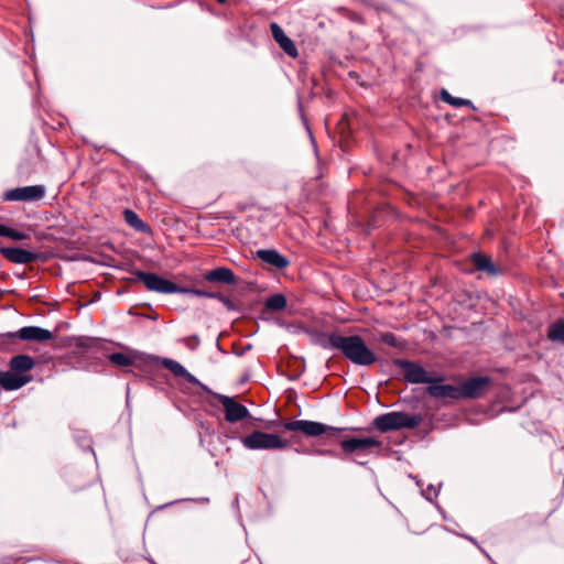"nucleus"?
<instances>
[{
  "mask_svg": "<svg viewBox=\"0 0 564 564\" xmlns=\"http://www.w3.org/2000/svg\"><path fill=\"white\" fill-rule=\"evenodd\" d=\"M204 279L208 282H218L229 285L236 284V275L234 271L226 267H218L204 274Z\"/></svg>",
  "mask_w": 564,
  "mask_h": 564,
  "instance_id": "a211bd4d",
  "label": "nucleus"
},
{
  "mask_svg": "<svg viewBox=\"0 0 564 564\" xmlns=\"http://www.w3.org/2000/svg\"><path fill=\"white\" fill-rule=\"evenodd\" d=\"M108 358L111 364L120 366V367H128L133 364V359L130 356L122 354V352H113V354L109 355Z\"/></svg>",
  "mask_w": 564,
  "mask_h": 564,
  "instance_id": "a878e982",
  "label": "nucleus"
},
{
  "mask_svg": "<svg viewBox=\"0 0 564 564\" xmlns=\"http://www.w3.org/2000/svg\"><path fill=\"white\" fill-rule=\"evenodd\" d=\"M134 275L138 281L142 282L149 291L162 293V294H174L180 293L181 286L174 282L164 279L156 273L144 272L137 270Z\"/></svg>",
  "mask_w": 564,
  "mask_h": 564,
  "instance_id": "6e6552de",
  "label": "nucleus"
},
{
  "mask_svg": "<svg viewBox=\"0 0 564 564\" xmlns=\"http://www.w3.org/2000/svg\"><path fill=\"white\" fill-rule=\"evenodd\" d=\"M256 257L262 262L279 270H283L290 264L289 259L275 249H259L256 251Z\"/></svg>",
  "mask_w": 564,
  "mask_h": 564,
  "instance_id": "2eb2a0df",
  "label": "nucleus"
},
{
  "mask_svg": "<svg viewBox=\"0 0 564 564\" xmlns=\"http://www.w3.org/2000/svg\"><path fill=\"white\" fill-rule=\"evenodd\" d=\"M240 442L249 451L282 449L289 446L288 440L262 431H253L249 435L241 437Z\"/></svg>",
  "mask_w": 564,
  "mask_h": 564,
  "instance_id": "39448f33",
  "label": "nucleus"
},
{
  "mask_svg": "<svg viewBox=\"0 0 564 564\" xmlns=\"http://www.w3.org/2000/svg\"><path fill=\"white\" fill-rule=\"evenodd\" d=\"M441 99L444 102H446V104H448V105H451L453 107H456V108H459V107H463V106L473 107V102L469 99L454 97L446 89H443L441 91Z\"/></svg>",
  "mask_w": 564,
  "mask_h": 564,
  "instance_id": "5701e85b",
  "label": "nucleus"
},
{
  "mask_svg": "<svg viewBox=\"0 0 564 564\" xmlns=\"http://www.w3.org/2000/svg\"><path fill=\"white\" fill-rule=\"evenodd\" d=\"M45 195L43 185L17 187L4 193L3 198L10 202H37Z\"/></svg>",
  "mask_w": 564,
  "mask_h": 564,
  "instance_id": "f8f14e48",
  "label": "nucleus"
},
{
  "mask_svg": "<svg viewBox=\"0 0 564 564\" xmlns=\"http://www.w3.org/2000/svg\"><path fill=\"white\" fill-rule=\"evenodd\" d=\"M443 377L435 375V380L426 388V393L437 400H460L459 386L444 384Z\"/></svg>",
  "mask_w": 564,
  "mask_h": 564,
  "instance_id": "9d476101",
  "label": "nucleus"
},
{
  "mask_svg": "<svg viewBox=\"0 0 564 564\" xmlns=\"http://www.w3.org/2000/svg\"><path fill=\"white\" fill-rule=\"evenodd\" d=\"M341 334L335 332H315L312 334V341L326 350H337Z\"/></svg>",
  "mask_w": 564,
  "mask_h": 564,
  "instance_id": "dca6fc26",
  "label": "nucleus"
},
{
  "mask_svg": "<svg viewBox=\"0 0 564 564\" xmlns=\"http://www.w3.org/2000/svg\"><path fill=\"white\" fill-rule=\"evenodd\" d=\"M336 351L356 366L369 367L378 360L376 352L357 334L347 336L341 334Z\"/></svg>",
  "mask_w": 564,
  "mask_h": 564,
  "instance_id": "f03ea898",
  "label": "nucleus"
},
{
  "mask_svg": "<svg viewBox=\"0 0 564 564\" xmlns=\"http://www.w3.org/2000/svg\"><path fill=\"white\" fill-rule=\"evenodd\" d=\"M429 489L433 490L434 495L436 496V491L434 490L433 486H430Z\"/></svg>",
  "mask_w": 564,
  "mask_h": 564,
  "instance_id": "2f4dec72",
  "label": "nucleus"
},
{
  "mask_svg": "<svg viewBox=\"0 0 564 564\" xmlns=\"http://www.w3.org/2000/svg\"><path fill=\"white\" fill-rule=\"evenodd\" d=\"M490 383L488 377H474L459 384L462 399H478L482 397Z\"/></svg>",
  "mask_w": 564,
  "mask_h": 564,
  "instance_id": "ddd939ff",
  "label": "nucleus"
},
{
  "mask_svg": "<svg viewBox=\"0 0 564 564\" xmlns=\"http://www.w3.org/2000/svg\"><path fill=\"white\" fill-rule=\"evenodd\" d=\"M184 344L186 345V347H188L191 350H195L199 344H200V339L197 335H192L189 337H186L184 339Z\"/></svg>",
  "mask_w": 564,
  "mask_h": 564,
  "instance_id": "c756f323",
  "label": "nucleus"
},
{
  "mask_svg": "<svg viewBox=\"0 0 564 564\" xmlns=\"http://www.w3.org/2000/svg\"><path fill=\"white\" fill-rule=\"evenodd\" d=\"M53 338V333L39 326H25L17 332L0 334V349L14 344L18 339L25 341L44 343Z\"/></svg>",
  "mask_w": 564,
  "mask_h": 564,
  "instance_id": "20e7f679",
  "label": "nucleus"
},
{
  "mask_svg": "<svg viewBox=\"0 0 564 564\" xmlns=\"http://www.w3.org/2000/svg\"><path fill=\"white\" fill-rule=\"evenodd\" d=\"M213 397L221 403L227 422L236 423L250 416L249 410L234 398L220 393H213Z\"/></svg>",
  "mask_w": 564,
  "mask_h": 564,
  "instance_id": "1a4fd4ad",
  "label": "nucleus"
},
{
  "mask_svg": "<svg viewBox=\"0 0 564 564\" xmlns=\"http://www.w3.org/2000/svg\"><path fill=\"white\" fill-rule=\"evenodd\" d=\"M162 365L174 376L184 378L187 382L206 390V387L194 375L188 372L178 361L165 358L163 359Z\"/></svg>",
  "mask_w": 564,
  "mask_h": 564,
  "instance_id": "f3484780",
  "label": "nucleus"
},
{
  "mask_svg": "<svg viewBox=\"0 0 564 564\" xmlns=\"http://www.w3.org/2000/svg\"><path fill=\"white\" fill-rule=\"evenodd\" d=\"M422 422V415L420 414H406L404 412H389L378 415L373 425L380 432L398 431L402 429H415Z\"/></svg>",
  "mask_w": 564,
  "mask_h": 564,
  "instance_id": "7ed1b4c3",
  "label": "nucleus"
},
{
  "mask_svg": "<svg viewBox=\"0 0 564 564\" xmlns=\"http://www.w3.org/2000/svg\"><path fill=\"white\" fill-rule=\"evenodd\" d=\"M393 364L403 372V378L406 382L417 383H433L436 372L426 371L422 366L406 359H395Z\"/></svg>",
  "mask_w": 564,
  "mask_h": 564,
  "instance_id": "0eeeda50",
  "label": "nucleus"
},
{
  "mask_svg": "<svg viewBox=\"0 0 564 564\" xmlns=\"http://www.w3.org/2000/svg\"><path fill=\"white\" fill-rule=\"evenodd\" d=\"M471 263L475 269L488 273L489 275H498L500 270L492 263L491 259L480 252L473 253L470 256Z\"/></svg>",
  "mask_w": 564,
  "mask_h": 564,
  "instance_id": "6ab92c4d",
  "label": "nucleus"
},
{
  "mask_svg": "<svg viewBox=\"0 0 564 564\" xmlns=\"http://www.w3.org/2000/svg\"><path fill=\"white\" fill-rule=\"evenodd\" d=\"M264 306L269 311H282L286 307V299L283 294L271 295L265 300Z\"/></svg>",
  "mask_w": 564,
  "mask_h": 564,
  "instance_id": "4be33fe9",
  "label": "nucleus"
},
{
  "mask_svg": "<svg viewBox=\"0 0 564 564\" xmlns=\"http://www.w3.org/2000/svg\"><path fill=\"white\" fill-rule=\"evenodd\" d=\"M0 254L15 264H28L39 257L35 252L19 247H0Z\"/></svg>",
  "mask_w": 564,
  "mask_h": 564,
  "instance_id": "4468645a",
  "label": "nucleus"
},
{
  "mask_svg": "<svg viewBox=\"0 0 564 564\" xmlns=\"http://www.w3.org/2000/svg\"><path fill=\"white\" fill-rule=\"evenodd\" d=\"M282 426L285 431H292V432L300 431L305 436H308V437H316V436H321L324 434L327 436L336 437L341 431L345 430V429L334 427V426H330V425H327V424H324L321 422L308 421V420L289 421V422H284L282 424Z\"/></svg>",
  "mask_w": 564,
  "mask_h": 564,
  "instance_id": "423d86ee",
  "label": "nucleus"
},
{
  "mask_svg": "<svg viewBox=\"0 0 564 564\" xmlns=\"http://www.w3.org/2000/svg\"><path fill=\"white\" fill-rule=\"evenodd\" d=\"M319 455H329V456H337V454L330 449H321L317 451Z\"/></svg>",
  "mask_w": 564,
  "mask_h": 564,
  "instance_id": "7c9ffc66",
  "label": "nucleus"
},
{
  "mask_svg": "<svg viewBox=\"0 0 564 564\" xmlns=\"http://www.w3.org/2000/svg\"><path fill=\"white\" fill-rule=\"evenodd\" d=\"M124 221L138 232L148 234L150 231L149 225H147L138 214L132 209L123 210Z\"/></svg>",
  "mask_w": 564,
  "mask_h": 564,
  "instance_id": "aec40b11",
  "label": "nucleus"
},
{
  "mask_svg": "<svg viewBox=\"0 0 564 564\" xmlns=\"http://www.w3.org/2000/svg\"><path fill=\"white\" fill-rule=\"evenodd\" d=\"M270 30H271V33H272V36L274 39V41L276 43H280L281 41H283L285 37H288L283 31V29L275 22H272L270 24Z\"/></svg>",
  "mask_w": 564,
  "mask_h": 564,
  "instance_id": "cd10ccee",
  "label": "nucleus"
},
{
  "mask_svg": "<svg viewBox=\"0 0 564 564\" xmlns=\"http://www.w3.org/2000/svg\"><path fill=\"white\" fill-rule=\"evenodd\" d=\"M0 236L10 238L14 241H22L28 238V235L25 232L8 227L2 224H0Z\"/></svg>",
  "mask_w": 564,
  "mask_h": 564,
  "instance_id": "393cba45",
  "label": "nucleus"
},
{
  "mask_svg": "<svg viewBox=\"0 0 564 564\" xmlns=\"http://www.w3.org/2000/svg\"><path fill=\"white\" fill-rule=\"evenodd\" d=\"M547 336L553 341L564 343V321H557L549 327Z\"/></svg>",
  "mask_w": 564,
  "mask_h": 564,
  "instance_id": "b1692460",
  "label": "nucleus"
},
{
  "mask_svg": "<svg viewBox=\"0 0 564 564\" xmlns=\"http://www.w3.org/2000/svg\"><path fill=\"white\" fill-rule=\"evenodd\" d=\"M217 1L220 2V3H224L226 0H217Z\"/></svg>",
  "mask_w": 564,
  "mask_h": 564,
  "instance_id": "473e14b6",
  "label": "nucleus"
},
{
  "mask_svg": "<svg viewBox=\"0 0 564 564\" xmlns=\"http://www.w3.org/2000/svg\"><path fill=\"white\" fill-rule=\"evenodd\" d=\"M379 340L391 346V347H399V341L394 334L392 333H383L380 335Z\"/></svg>",
  "mask_w": 564,
  "mask_h": 564,
  "instance_id": "c85d7f7f",
  "label": "nucleus"
},
{
  "mask_svg": "<svg viewBox=\"0 0 564 564\" xmlns=\"http://www.w3.org/2000/svg\"><path fill=\"white\" fill-rule=\"evenodd\" d=\"M35 359L29 355H17L9 361V370L0 371V388L4 391H15L33 380L31 370Z\"/></svg>",
  "mask_w": 564,
  "mask_h": 564,
  "instance_id": "f257e3e1",
  "label": "nucleus"
},
{
  "mask_svg": "<svg viewBox=\"0 0 564 564\" xmlns=\"http://www.w3.org/2000/svg\"><path fill=\"white\" fill-rule=\"evenodd\" d=\"M280 48L288 54L289 56L295 58L299 56V51L294 44V42L288 36L280 43H278Z\"/></svg>",
  "mask_w": 564,
  "mask_h": 564,
  "instance_id": "bb28decb",
  "label": "nucleus"
},
{
  "mask_svg": "<svg viewBox=\"0 0 564 564\" xmlns=\"http://www.w3.org/2000/svg\"><path fill=\"white\" fill-rule=\"evenodd\" d=\"M340 447L345 455H351L354 453L369 454L372 452V449L379 451L381 448V442L373 437H352L341 440Z\"/></svg>",
  "mask_w": 564,
  "mask_h": 564,
  "instance_id": "9b49d317",
  "label": "nucleus"
},
{
  "mask_svg": "<svg viewBox=\"0 0 564 564\" xmlns=\"http://www.w3.org/2000/svg\"><path fill=\"white\" fill-rule=\"evenodd\" d=\"M181 290H182V291H180L181 294H192V295H195L198 297L217 299L225 304L229 303V300L220 293L208 292V291H204V290H199V289H188V288H183V286H181Z\"/></svg>",
  "mask_w": 564,
  "mask_h": 564,
  "instance_id": "412c9836",
  "label": "nucleus"
}]
</instances>
